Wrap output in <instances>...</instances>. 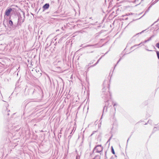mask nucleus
<instances>
[{
  "label": "nucleus",
  "instance_id": "obj_1",
  "mask_svg": "<svg viewBox=\"0 0 159 159\" xmlns=\"http://www.w3.org/2000/svg\"><path fill=\"white\" fill-rule=\"evenodd\" d=\"M23 18L21 16V14L20 13L18 15V19L17 23L16 25L15 26V27H17L18 28H19L21 26V25L25 20V13L24 12H23Z\"/></svg>",
  "mask_w": 159,
  "mask_h": 159
},
{
  "label": "nucleus",
  "instance_id": "obj_2",
  "mask_svg": "<svg viewBox=\"0 0 159 159\" xmlns=\"http://www.w3.org/2000/svg\"><path fill=\"white\" fill-rule=\"evenodd\" d=\"M28 94L33 95L37 93H40L41 92V89L39 86L36 87L34 89L31 88L28 90Z\"/></svg>",
  "mask_w": 159,
  "mask_h": 159
},
{
  "label": "nucleus",
  "instance_id": "obj_3",
  "mask_svg": "<svg viewBox=\"0 0 159 159\" xmlns=\"http://www.w3.org/2000/svg\"><path fill=\"white\" fill-rule=\"evenodd\" d=\"M12 11V9L11 8H7L5 11V16H10V14Z\"/></svg>",
  "mask_w": 159,
  "mask_h": 159
},
{
  "label": "nucleus",
  "instance_id": "obj_4",
  "mask_svg": "<svg viewBox=\"0 0 159 159\" xmlns=\"http://www.w3.org/2000/svg\"><path fill=\"white\" fill-rule=\"evenodd\" d=\"M50 7V5L48 3L45 4L43 7L42 11H44L45 10L48 9Z\"/></svg>",
  "mask_w": 159,
  "mask_h": 159
},
{
  "label": "nucleus",
  "instance_id": "obj_5",
  "mask_svg": "<svg viewBox=\"0 0 159 159\" xmlns=\"http://www.w3.org/2000/svg\"><path fill=\"white\" fill-rule=\"evenodd\" d=\"M99 147V145H98L97 146H96L93 149V153H99V151L98 150V149L97 148L98 147Z\"/></svg>",
  "mask_w": 159,
  "mask_h": 159
},
{
  "label": "nucleus",
  "instance_id": "obj_6",
  "mask_svg": "<svg viewBox=\"0 0 159 159\" xmlns=\"http://www.w3.org/2000/svg\"><path fill=\"white\" fill-rule=\"evenodd\" d=\"M88 46H93L95 48H98L99 47V45L98 43H97L94 45H88L86 46H85L84 47Z\"/></svg>",
  "mask_w": 159,
  "mask_h": 159
},
{
  "label": "nucleus",
  "instance_id": "obj_7",
  "mask_svg": "<svg viewBox=\"0 0 159 159\" xmlns=\"http://www.w3.org/2000/svg\"><path fill=\"white\" fill-rule=\"evenodd\" d=\"M55 69L57 70V71L58 72H60L61 71V67L60 66H57L56 67V68Z\"/></svg>",
  "mask_w": 159,
  "mask_h": 159
},
{
  "label": "nucleus",
  "instance_id": "obj_8",
  "mask_svg": "<svg viewBox=\"0 0 159 159\" xmlns=\"http://www.w3.org/2000/svg\"><path fill=\"white\" fill-rule=\"evenodd\" d=\"M99 122V120H97L94 122V125H95L98 124V128H99V123H98Z\"/></svg>",
  "mask_w": 159,
  "mask_h": 159
},
{
  "label": "nucleus",
  "instance_id": "obj_9",
  "mask_svg": "<svg viewBox=\"0 0 159 159\" xmlns=\"http://www.w3.org/2000/svg\"><path fill=\"white\" fill-rule=\"evenodd\" d=\"M8 23L11 26H12L13 25V22L11 20L9 21Z\"/></svg>",
  "mask_w": 159,
  "mask_h": 159
},
{
  "label": "nucleus",
  "instance_id": "obj_10",
  "mask_svg": "<svg viewBox=\"0 0 159 159\" xmlns=\"http://www.w3.org/2000/svg\"><path fill=\"white\" fill-rule=\"evenodd\" d=\"M99 61V59L98 60L97 62L95 64H94L93 65H92L90 67H93L94 66H95L96 64H97L98 63Z\"/></svg>",
  "mask_w": 159,
  "mask_h": 159
},
{
  "label": "nucleus",
  "instance_id": "obj_11",
  "mask_svg": "<svg viewBox=\"0 0 159 159\" xmlns=\"http://www.w3.org/2000/svg\"><path fill=\"white\" fill-rule=\"evenodd\" d=\"M99 159V157L98 155H96L95 157L93 159Z\"/></svg>",
  "mask_w": 159,
  "mask_h": 159
},
{
  "label": "nucleus",
  "instance_id": "obj_12",
  "mask_svg": "<svg viewBox=\"0 0 159 159\" xmlns=\"http://www.w3.org/2000/svg\"><path fill=\"white\" fill-rule=\"evenodd\" d=\"M111 152L114 154H115V153L112 146L111 147Z\"/></svg>",
  "mask_w": 159,
  "mask_h": 159
},
{
  "label": "nucleus",
  "instance_id": "obj_13",
  "mask_svg": "<svg viewBox=\"0 0 159 159\" xmlns=\"http://www.w3.org/2000/svg\"><path fill=\"white\" fill-rule=\"evenodd\" d=\"M157 57H158V59H159V51L157 52Z\"/></svg>",
  "mask_w": 159,
  "mask_h": 159
},
{
  "label": "nucleus",
  "instance_id": "obj_14",
  "mask_svg": "<svg viewBox=\"0 0 159 159\" xmlns=\"http://www.w3.org/2000/svg\"><path fill=\"white\" fill-rule=\"evenodd\" d=\"M33 102H29L26 105H31L32 104V103H33Z\"/></svg>",
  "mask_w": 159,
  "mask_h": 159
},
{
  "label": "nucleus",
  "instance_id": "obj_15",
  "mask_svg": "<svg viewBox=\"0 0 159 159\" xmlns=\"http://www.w3.org/2000/svg\"><path fill=\"white\" fill-rule=\"evenodd\" d=\"M156 47L159 48V43H157L156 44Z\"/></svg>",
  "mask_w": 159,
  "mask_h": 159
},
{
  "label": "nucleus",
  "instance_id": "obj_16",
  "mask_svg": "<svg viewBox=\"0 0 159 159\" xmlns=\"http://www.w3.org/2000/svg\"><path fill=\"white\" fill-rule=\"evenodd\" d=\"M47 77H48V79H49V81H50V83H51V79H50V78L49 76L48 75H47Z\"/></svg>",
  "mask_w": 159,
  "mask_h": 159
},
{
  "label": "nucleus",
  "instance_id": "obj_17",
  "mask_svg": "<svg viewBox=\"0 0 159 159\" xmlns=\"http://www.w3.org/2000/svg\"><path fill=\"white\" fill-rule=\"evenodd\" d=\"M8 111H10L9 110L8 111H6V112H7V115L8 116L9 115V113L8 112Z\"/></svg>",
  "mask_w": 159,
  "mask_h": 159
},
{
  "label": "nucleus",
  "instance_id": "obj_18",
  "mask_svg": "<svg viewBox=\"0 0 159 159\" xmlns=\"http://www.w3.org/2000/svg\"><path fill=\"white\" fill-rule=\"evenodd\" d=\"M97 131H93V133L92 134H91V136H92L93 134H94Z\"/></svg>",
  "mask_w": 159,
  "mask_h": 159
},
{
  "label": "nucleus",
  "instance_id": "obj_19",
  "mask_svg": "<svg viewBox=\"0 0 159 159\" xmlns=\"http://www.w3.org/2000/svg\"><path fill=\"white\" fill-rule=\"evenodd\" d=\"M80 106H79L78 108V110H79L80 109Z\"/></svg>",
  "mask_w": 159,
  "mask_h": 159
},
{
  "label": "nucleus",
  "instance_id": "obj_20",
  "mask_svg": "<svg viewBox=\"0 0 159 159\" xmlns=\"http://www.w3.org/2000/svg\"><path fill=\"white\" fill-rule=\"evenodd\" d=\"M62 38H61L60 39V40H62Z\"/></svg>",
  "mask_w": 159,
  "mask_h": 159
},
{
  "label": "nucleus",
  "instance_id": "obj_21",
  "mask_svg": "<svg viewBox=\"0 0 159 159\" xmlns=\"http://www.w3.org/2000/svg\"><path fill=\"white\" fill-rule=\"evenodd\" d=\"M76 159H78V158H77V157H76Z\"/></svg>",
  "mask_w": 159,
  "mask_h": 159
},
{
  "label": "nucleus",
  "instance_id": "obj_22",
  "mask_svg": "<svg viewBox=\"0 0 159 159\" xmlns=\"http://www.w3.org/2000/svg\"><path fill=\"white\" fill-rule=\"evenodd\" d=\"M76 159H78V158H77V157H76Z\"/></svg>",
  "mask_w": 159,
  "mask_h": 159
},
{
  "label": "nucleus",
  "instance_id": "obj_23",
  "mask_svg": "<svg viewBox=\"0 0 159 159\" xmlns=\"http://www.w3.org/2000/svg\"><path fill=\"white\" fill-rule=\"evenodd\" d=\"M72 131H71V133H70V134H72Z\"/></svg>",
  "mask_w": 159,
  "mask_h": 159
},
{
  "label": "nucleus",
  "instance_id": "obj_24",
  "mask_svg": "<svg viewBox=\"0 0 159 159\" xmlns=\"http://www.w3.org/2000/svg\"><path fill=\"white\" fill-rule=\"evenodd\" d=\"M36 72H38V71H37V70H36Z\"/></svg>",
  "mask_w": 159,
  "mask_h": 159
},
{
  "label": "nucleus",
  "instance_id": "obj_25",
  "mask_svg": "<svg viewBox=\"0 0 159 159\" xmlns=\"http://www.w3.org/2000/svg\"><path fill=\"white\" fill-rule=\"evenodd\" d=\"M36 72H38V71H37V70H36Z\"/></svg>",
  "mask_w": 159,
  "mask_h": 159
},
{
  "label": "nucleus",
  "instance_id": "obj_26",
  "mask_svg": "<svg viewBox=\"0 0 159 159\" xmlns=\"http://www.w3.org/2000/svg\"><path fill=\"white\" fill-rule=\"evenodd\" d=\"M40 10V9H39V11Z\"/></svg>",
  "mask_w": 159,
  "mask_h": 159
},
{
  "label": "nucleus",
  "instance_id": "obj_27",
  "mask_svg": "<svg viewBox=\"0 0 159 159\" xmlns=\"http://www.w3.org/2000/svg\"><path fill=\"white\" fill-rule=\"evenodd\" d=\"M10 18H11V17H9V19H10Z\"/></svg>",
  "mask_w": 159,
  "mask_h": 159
},
{
  "label": "nucleus",
  "instance_id": "obj_28",
  "mask_svg": "<svg viewBox=\"0 0 159 159\" xmlns=\"http://www.w3.org/2000/svg\"><path fill=\"white\" fill-rule=\"evenodd\" d=\"M140 44H138V45H139Z\"/></svg>",
  "mask_w": 159,
  "mask_h": 159
}]
</instances>
